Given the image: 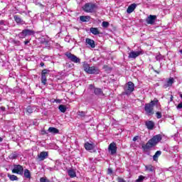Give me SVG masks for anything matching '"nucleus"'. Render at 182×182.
<instances>
[{
    "mask_svg": "<svg viewBox=\"0 0 182 182\" xmlns=\"http://www.w3.org/2000/svg\"><path fill=\"white\" fill-rule=\"evenodd\" d=\"M161 141V135L158 134L154 136L152 139H151L145 145L142 146V149L145 151L149 150L152 147H154L157 143Z\"/></svg>",
    "mask_w": 182,
    "mask_h": 182,
    "instance_id": "f257e3e1",
    "label": "nucleus"
},
{
    "mask_svg": "<svg viewBox=\"0 0 182 182\" xmlns=\"http://www.w3.org/2000/svg\"><path fill=\"white\" fill-rule=\"evenodd\" d=\"M157 105H159V100H154L151 101V103L145 105L144 110L148 116H151V114H154V108Z\"/></svg>",
    "mask_w": 182,
    "mask_h": 182,
    "instance_id": "f03ea898",
    "label": "nucleus"
},
{
    "mask_svg": "<svg viewBox=\"0 0 182 182\" xmlns=\"http://www.w3.org/2000/svg\"><path fill=\"white\" fill-rule=\"evenodd\" d=\"M96 9V4L92 3H87L82 6V10L87 14H92Z\"/></svg>",
    "mask_w": 182,
    "mask_h": 182,
    "instance_id": "7ed1b4c3",
    "label": "nucleus"
},
{
    "mask_svg": "<svg viewBox=\"0 0 182 182\" xmlns=\"http://www.w3.org/2000/svg\"><path fill=\"white\" fill-rule=\"evenodd\" d=\"M124 95H132V92H134V83H133L131 81L128 82L124 85Z\"/></svg>",
    "mask_w": 182,
    "mask_h": 182,
    "instance_id": "20e7f679",
    "label": "nucleus"
},
{
    "mask_svg": "<svg viewBox=\"0 0 182 182\" xmlns=\"http://www.w3.org/2000/svg\"><path fill=\"white\" fill-rule=\"evenodd\" d=\"M31 35H35V31L33 30L30 29H24L18 33V36L20 39H23L26 38V36H31Z\"/></svg>",
    "mask_w": 182,
    "mask_h": 182,
    "instance_id": "39448f33",
    "label": "nucleus"
},
{
    "mask_svg": "<svg viewBox=\"0 0 182 182\" xmlns=\"http://www.w3.org/2000/svg\"><path fill=\"white\" fill-rule=\"evenodd\" d=\"M65 56H67V58L74 63H80V58H77L76 55L72 54L71 53H65Z\"/></svg>",
    "mask_w": 182,
    "mask_h": 182,
    "instance_id": "423d86ee",
    "label": "nucleus"
},
{
    "mask_svg": "<svg viewBox=\"0 0 182 182\" xmlns=\"http://www.w3.org/2000/svg\"><path fill=\"white\" fill-rule=\"evenodd\" d=\"M12 173L22 176L23 174V167L21 165H14Z\"/></svg>",
    "mask_w": 182,
    "mask_h": 182,
    "instance_id": "0eeeda50",
    "label": "nucleus"
},
{
    "mask_svg": "<svg viewBox=\"0 0 182 182\" xmlns=\"http://www.w3.org/2000/svg\"><path fill=\"white\" fill-rule=\"evenodd\" d=\"M173 83H174V78L169 77L165 81L163 85L164 89H167V87H171L173 86Z\"/></svg>",
    "mask_w": 182,
    "mask_h": 182,
    "instance_id": "6e6552de",
    "label": "nucleus"
},
{
    "mask_svg": "<svg viewBox=\"0 0 182 182\" xmlns=\"http://www.w3.org/2000/svg\"><path fill=\"white\" fill-rule=\"evenodd\" d=\"M156 19H157V16L149 15L146 19V22L148 25H154V22H156Z\"/></svg>",
    "mask_w": 182,
    "mask_h": 182,
    "instance_id": "1a4fd4ad",
    "label": "nucleus"
},
{
    "mask_svg": "<svg viewBox=\"0 0 182 182\" xmlns=\"http://www.w3.org/2000/svg\"><path fill=\"white\" fill-rule=\"evenodd\" d=\"M108 150L109 151H110L112 155L116 154L117 151V146L116 145V143L114 142L111 143L109 145Z\"/></svg>",
    "mask_w": 182,
    "mask_h": 182,
    "instance_id": "9d476101",
    "label": "nucleus"
},
{
    "mask_svg": "<svg viewBox=\"0 0 182 182\" xmlns=\"http://www.w3.org/2000/svg\"><path fill=\"white\" fill-rule=\"evenodd\" d=\"M140 55H141V51H131L129 53V56L128 58L129 59H136V58H137L138 56H140Z\"/></svg>",
    "mask_w": 182,
    "mask_h": 182,
    "instance_id": "9b49d317",
    "label": "nucleus"
},
{
    "mask_svg": "<svg viewBox=\"0 0 182 182\" xmlns=\"http://www.w3.org/2000/svg\"><path fill=\"white\" fill-rule=\"evenodd\" d=\"M100 73V70H99L97 69V68H96V67H90L87 73L89 75H99Z\"/></svg>",
    "mask_w": 182,
    "mask_h": 182,
    "instance_id": "f8f14e48",
    "label": "nucleus"
},
{
    "mask_svg": "<svg viewBox=\"0 0 182 182\" xmlns=\"http://www.w3.org/2000/svg\"><path fill=\"white\" fill-rule=\"evenodd\" d=\"M86 45H89L90 48H96V44L95 43V41L90 39V38H86L85 39Z\"/></svg>",
    "mask_w": 182,
    "mask_h": 182,
    "instance_id": "ddd939ff",
    "label": "nucleus"
},
{
    "mask_svg": "<svg viewBox=\"0 0 182 182\" xmlns=\"http://www.w3.org/2000/svg\"><path fill=\"white\" fill-rule=\"evenodd\" d=\"M48 154L47 151H42L39 155H38V159L41 160V161H43L46 159H48Z\"/></svg>",
    "mask_w": 182,
    "mask_h": 182,
    "instance_id": "4468645a",
    "label": "nucleus"
},
{
    "mask_svg": "<svg viewBox=\"0 0 182 182\" xmlns=\"http://www.w3.org/2000/svg\"><path fill=\"white\" fill-rule=\"evenodd\" d=\"M14 18L16 23H19L20 25H25L23 20H22V18H21V17H19L18 15H15Z\"/></svg>",
    "mask_w": 182,
    "mask_h": 182,
    "instance_id": "2eb2a0df",
    "label": "nucleus"
},
{
    "mask_svg": "<svg viewBox=\"0 0 182 182\" xmlns=\"http://www.w3.org/2000/svg\"><path fill=\"white\" fill-rule=\"evenodd\" d=\"M146 126L149 130H153L154 129V122L153 121H146Z\"/></svg>",
    "mask_w": 182,
    "mask_h": 182,
    "instance_id": "dca6fc26",
    "label": "nucleus"
},
{
    "mask_svg": "<svg viewBox=\"0 0 182 182\" xmlns=\"http://www.w3.org/2000/svg\"><path fill=\"white\" fill-rule=\"evenodd\" d=\"M136 4H132L130 6H129L127 9V14H132V12H133V11L136 9Z\"/></svg>",
    "mask_w": 182,
    "mask_h": 182,
    "instance_id": "f3484780",
    "label": "nucleus"
},
{
    "mask_svg": "<svg viewBox=\"0 0 182 182\" xmlns=\"http://www.w3.org/2000/svg\"><path fill=\"white\" fill-rule=\"evenodd\" d=\"M85 150H93L95 149V144L87 142L85 144Z\"/></svg>",
    "mask_w": 182,
    "mask_h": 182,
    "instance_id": "a211bd4d",
    "label": "nucleus"
},
{
    "mask_svg": "<svg viewBox=\"0 0 182 182\" xmlns=\"http://www.w3.org/2000/svg\"><path fill=\"white\" fill-rule=\"evenodd\" d=\"M80 21H81V22H89V21H90V16H80Z\"/></svg>",
    "mask_w": 182,
    "mask_h": 182,
    "instance_id": "6ab92c4d",
    "label": "nucleus"
},
{
    "mask_svg": "<svg viewBox=\"0 0 182 182\" xmlns=\"http://www.w3.org/2000/svg\"><path fill=\"white\" fill-rule=\"evenodd\" d=\"M48 132L49 133H52L53 134H58V133H59V129L55 127H49Z\"/></svg>",
    "mask_w": 182,
    "mask_h": 182,
    "instance_id": "aec40b11",
    "label": "nucleus"
},
{
    "mask_svg": "<svg viewBox=\"0 0 182 182\" xmlns=\"http://www.w3.org/2000/svg\"><path fill=\"white\" fill-rule=\"evenodd\" d=\"M161 156V151H157L155 154L153 156L154 161H157L159 157Z\"/></svg>",
    "mask_w": 182,
    "mask_h": 182,
    "instance_id": "412c9836",
    "label": "nucleus"
},
{
    "mask_svg": "<svg viewBox=\"0 0 182 182\" xmlns=\"http://www.w3.org/2000/svg\"><path fill=\"white\" fill-rule=\"evenodd\" d=\"M94 92L97 96H104L103 91L100 88H95Z\"/></svg>",
    "mask_w": 182,
    "mask_h": 182,
    "instance_id": "4be33fe9",
    "label": "nucleus"
},
{
    "mask_svg": "<svg viewBox=\"0 0 182 182\" xmlns=\"http://www.w3.org/2000/svg\"><path fill=\"white\" fill-rule=\"evenodd\" d=\"M91 33H92V35H99V33H100V32L99 31V29L97 28H93L92 27L90 29Z\"/></svg>",
    "mask_w": 182,
    "mask_h": 182,
    "instance_id": "5701e85b",
    "label": "nucleus"
},
{
    "mask_svg": "<svg viewBox=\"0 0 182 182\" xmlns=\"http://www.w3.org/2000/svg\"><path fill=\"white\" fill-rule=\"evenodd\" d=\"M83 69L86 73H88L89 70H90V66L87 64V62L83 63Z\"/></svg>",
    "mask_w": 182,
    "mask_h": 182,
    "instance_id": "b1692460",
    "label": "nucleus"
},
{
    "mask_svg": "<svg viewBox=\"0 0 182 182\" xmlns=\"http://www.w3.org/2000/svg\"><path fill=\"white\" fill-rule=\"evenodd\" d=\"M68 174L71 178H73L76 176V172L73 169H70L68 171Z\"/></svg>",
    "mask_w": 182,
    "mask_h": 182,
    "instance_id": "393cba45",
    "label": "nucleus"
},
{
    "mask_svg": "<svg viewBox=\"0 0 182 182\" xmlns=\"http://www.w3.org/2000/svg\"><path fill=\"white\" fill-rule=\"evenodd\" d=\"M145 170H146V171L153 172V171H154V168L152 165H146V166H145Z\"/></svg>",
    "mask_w": 182,
    "mask_h": 182,
    "instance_id": "a878e982",
    "label": "nucleus"
},
{
    "mask_svg": "<svg viewBox=\"0 0 182 182\" xmlns=\"http://www.w3.org/2000/svg\"><path fill=\"white\" fill-rule=\"evenodd\" d=\"M58 109H59L60 112H61L62 113H65L66 112V106H65L63 105H60L58 107Z\"/></svg>",
    "mask_w": 182,
    "mask_h": 182,
    "instance_id": "bb28decb",
    "label": "nucleus"
},
{
    "mask_svg": "<svg viewBox=\"0 0 182 182\" xmlns=\"http://www.w3.org/2000/svg\"><path fill=\"white\" fill-rule=\"evenodd\" d=\"M24 177L26 178H31V172L28 169L24 170Z\"/></svg>",
    "mask_w": 182,
    "mask_h": 182,
    "instance_id": "cd10ccee",
    "label": "nucleus"
},
{
    "mask_svg": "<svg viewBox=\"0 0 182 182\" xmlns=\"http://www.w3.org/2000/svg\"><path fill=\"white\" fill-rule=\"evenodd\" d=\"M8 177L10 178L11 181H15L18 180V176L15 175H8Z\"/></svg>",
    "mask_w": 182,
    "mask_h": 182,
    "instance_id": "c85d7f7f",
    "label": "nucleus"
},
{
    "mask_svg": "<svg viewBox=\"0 0 182 182\" xmlns=\"http://www.w3.org/2000/svg\"><path fill=\"white\" fill-rule=\"evenodd\" d=\"M46 82H47L46 75H41V83H43V85H46Z\"/></svg>",
    "mask_w": 182,
    "mask_h": 182,
    "instance_id": "c756f323",
    "label": "nucleus"
},
{
    "mask_svg": "<svg viewBox=\"0 0 182 182\" xmlns=\"http://www.w3.org/2000/svg\"><path fill=\"white\" fill-rule=\"evenodd\" d=\"M144 178H146V177L143 176H139V178L136 180H135L134 182H142L143 180H144Z\"/></svg>",
    "mask_w": 182,
    "mask_h": 182,
    "instance_id": "7c9ffc66",
    "label": "nucleus"
},
{
    "mask_svg": "<svg viewBox=\"0 0 182 182\" xmlns=\"http://www.w3.org/2000/svg\"><path fill=\"white\" fill-rule=\"evenodd\" d=\"M77 114H78V116H80V117H85V116H86V112H82V111H79L78 112H77Z\"/></svg>",
    "mask_w": 182,
    "mask_h": 182,
    "instance_id": "2f4dec72",
    "label": "nucleus"
},
{
    "mask_svg": "<svg viewBox=\"0 0 182 182\" xmlns=\"http://www.w3.org/2000/svg\"><path fill=\"white\" fill-rule=\"evenodd\" d=\"M109 27V22L103 21L102 22V28H108Z\"/></svg>",
    "mask_w": 182,
    "mask_h": 182,
    "instance_id": "473e14b6",
    "label": "nucleus"
},
{
    "mask_svg": "<svg viewBox=\"0 0 182 182\" xmlns=\"http://www.w3.org/2000/svg\"><path fill=\"white\" fill-rule=\"evenodd\" d=\"M49 72V70H42V73H41V75H44V76H46V75H48V73Z\"/></svg>",
    "mask_w": 182,
    "mask_h": 182,
    "instance_id": "72a5a7b5",
    "label": "nucleus"
},
{
    "mask_svg": "<svg viewBox=\"0 0 182 182\" xmlns=\"http://www.w3.org/2000/svg\"><path fill=\"white\" fill-rule=\"evenodd\" d=\"M27 112H28V113H33V109H32V107L28 106V107H27Z\"/></svg>",
    "mask_w": 182,
    "mask_h": 182,
    "instance_id": "f704fd0d",
    "label": "nucleus"
},
{
    "mask_svg": "<svg viewBox=\"0 0 182 182\" xmlns=\"http://www.w3.org/2000/svg\"><path fill=\"white\" fill-rule=\"evenodd\" d=\"M163 55H161V54H159L158 55L156 56V60H161V59H163Z\"/></svg>",
    "mask_w": 182,
    "mask_h": 182,
    "instance_id": "c9c22d12",
    "label": "nucleus"
},
{
    "mask_svg": "<svg viewBox=\"0 0 182 182\" xmlns=\"http://www.w3.org/2000/svg\"><path fill=\"white\" fill-rule=\"evenodd\" d=\"M62 100L59 99L53 100L52 103H61Z\"/></svg>",
    "mask_w": 182,
    "mask_h": 182,
    "instance_id": "e433bc0d",
    "label": "nucleus"
},
{
    "mask_svg": "<svg viewBox=\"0 0 182 182\" xmlns=\"http://www.w3.org/2000/svg\"><path fill=\"white\" fill-rule=\"evenodd\" d=\"M156 117H157L158 119H161V112H157L156 113Z\"/></svg>",
    "mask_w": 182,
    "mask_h": 182,
    "instance_id": "4c0bfd02",
    "label": "nucleus"
},
{
    "mask_svg": "<svg viewBox=\"0 0 182 182\" xmlns=\"http://www.w3.org/2000/svg\"><path fill=\"white\" fill-rule=\"evenodd\" d=\"M48 181H49V180L46 179V178L43 177L40 178V182H48Z\"/></svg>",
    "mask_w": 182,
    "mask_h": 182,
    "instance_id": "58836bf2",
    "label": "nucleus"
},
{
    "mask_svg": "<svg viewBox=\"0 0 182 182\" xmlns=\"http://www.w3.org/2000/svg\"><path fill=\"white\" fill-rule=\"evenodd\" d=\"M16 157H18V156L15 154L11 155V159H16Z\"/></svg>",
    "mask_w": 182,
    "mask_h": 182,
    "instance_id": "ea45409f",
    "label": "nucleus"
},
{
    "mask_svg": "<svg viewBox=\"0 0 182 182\" xmlns=\"http://www.w3.org/2000/svg\"><path fill=\"white\" fill-rule=\"evenodd\" d=\"M118 182H126L123 178H118Z\"/></svg>",
    "mask_w": 182,
    "mask_h": 182,
    "instance_id": "a19ab883",
    "label": "nucleus"
},
{
    "mask_svg": "<svg viewBox=\"0 0 182 182\" xmlns=\"http://www.w3.org/2000/svg\"><path fill=\"white\" fill-rule=\"evenodd\" d=\"M139 140V136H136L133 138V141H137Z\"/></svg>",
    "mask_w": 182,
    "mask_h": 182,
    "instance_id": "79ce46f5",
    "label": "nucleus"
},
{
    "mask_svg": "<svg viewBox=\"0 0 182 182\" xmlns=\"http://www.w3.org/2000/svg\"><path fill=\"white\" fill-rule=\"evenodd\" d=\"M112 173H113L112 169L111 168H108V174H112Z\"/></svg>",
    "mask_w": 182,
    "mask_h": 182,
    "instance_id": "37998d69",
    "label": "nucleus"
},
{
    "mask_svg": "<svg viewBox=\"0 0 182 182\" xmlns=\"http://www.w3.org/2000/svg\"><path fill=\"white\" fill-rule=\"evenodd\" d=\"M28 43H29V41H24V44H25V45H28Z\"/></svg>",
    "mask_w": 182,
    "mask_h": 182,
    "instance_id": "c03bdc74",
    "label": "nucleus"
},
{
    "mask_svg": "<svg viewBox=\"0 0 182 182\" xmlns=\"http://www.w3.org/2000/svg\"><path fill=\"white\" fill-rule=\"evenodd\" d=\"M40 65L43 68V66H45V63H40Z\"/></svg>",
    "mask_w": 182,
    "mask_h": 182,
    "instance_id": "a18cd8bd",
    "label": "nucleus"
},
{
    "mask_svg": "<svg viewBox=\"0 0 182 182\" xmlns=\"http://www.w3.org/2000/svg\"><path fill=\"white\" fill-rule=\"evenodd\" d=\"M0 25H4V21H0Z\"/></svg>",
    "mask_w": 182,
    "mask_h": 182,
    "instance_id": "49530a36",
    "label": "nucleus"
},
{
    "mask_svg": "<svg viewBox=\"0 0 182 182\" xmlns=\"http://www.w3.org/2000/svg\"><path fill=\"white\" fill-rule=\"evenodd\" d=\"M2 138L1 137H0V143H1V141H2Z\"/></svg>",
    "mask_w": 182,
    "mask_h": 182,
    "instance_id": "de8ad7c7",
    "label": "nucleus"
},
{
    "mask_svg": "<svg viewBox=\"0 0 182 182\" xmlns=\"http://www.w3.org/2000/svg\"><path fill=\"white\" fill-rule=\"evenodd\" d=\"M180 53H181V55H182V50H180Z\"/></svg>",
    "mask_w": 182,
    "mask_h": 182,
    "instance_id": "09e8293b",
    "label": "nucleus"
}]
</instances>
